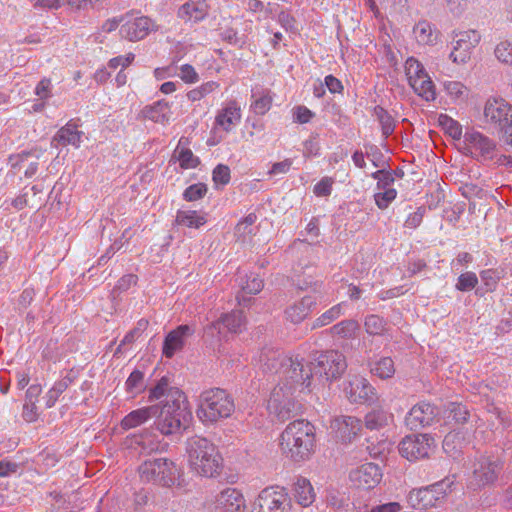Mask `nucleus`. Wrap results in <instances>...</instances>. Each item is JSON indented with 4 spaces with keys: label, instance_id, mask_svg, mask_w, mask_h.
I'll return each instance as SVG.
<instances>
[{
    "label": "nucleus",
    "instance_id": "f257e3e1",
    "mask_svg": "<svg viewBox=\"0 0 512 512\" xmlns=\"http://www.w3.org/2000/svg\"><path fill=\"white\" fill-rule=\"evenodd\" d=\"M280 447L292 461H306L315 447L314 426L302 419L291 422L281 434Z\"/></svg>",
    "mask_w": 512,
    "mask_h": 512
},
{
    "label": "nucleus",
    "instance_id": "f03ea898",
    "mask_svg": "<svg viewBox=\"0 0 512 512\" xmlns=\"http://www.w3.org/2000/svg\"><path fill=\"white\" fill-rule=\"evenodd\" d=\"M168 398L172 403L156 404L157 412L153 417L156 430L165 436L179 433L191 417L186 396L180 389L171 390Z\"/></svg>",
    "mask_w": 512,
    "mask_h": 512
},
{
    "label": "nucleus",
    "instance_id": "7ed1b4c3",
    "mask_svg": "<svg viewBox=\"0 0 512 512\" xmlns=\"http://www.w3.org/2000/svg\"><path fill=\"white\" fill-rule=\"evenodd\" d=\"M186 452L193 472L203 477L217 476L223 466V459L217 447L208 439L193 436L187 440Z\"/></svg>",
    "mask_w": 512,
    "mask_h": 512
},
{
    "label": "nucleus",
    "instance_id": "20e7f679",
    "mask_svg": "<svg viewBox=\"0 0 512 512\" xmlns=\"http://www.w3.org/2000/svg\"><path fill=\"white\" fill-rule=\"evenodd\" d=\"M234 410V400L224 389H207L199 396L197 416L203 423H215L228 418Z\"/></svg>",
    "mask_w": 512,
    "mask_h": 512
},
{
    "label": "nucleus",
    "instance_id": "39448f33",
    "mask_svg": "<svg viewBox=\"0 0 512 512\" xmlns=\"http://www.w3.org/2000/svg\"><path fill=\"white\" fill-rule=\"evenodd\" d=\"M503 461L493 455H480L470 466L466 476V488L472 492H479L493 486L503 470Z\"/></svg>",
    "mask_w": 512,
    "mask_h": 512
},
{
    "label": "nucleus",
    "instance_id": "423d86ee",
    "mask_svg": "<svg viewBox=\"0 0 512 512\" xmlns=\"http://www.w3.org/2000/svg\"><path fill=\"white\" fill-rule=\"evenodd\" d=\"M285 367L279 376V383L276 386H285V391L289 393L303 391L309 388L312 378V362L304 365L303 358L289 357L285 360Z\"/></svg>",
    "mask_w": 512,
    "mask_h": 512
},
{
    "label": "nucleus",
    "instance_id": "0eeeda50",
    "mask_svg": "<svg viewBox=\"0 0 512 512\" xmlns=\"http://www.w3.org/2000/svg\"><path fill=\"white\" fill-rule=\"evenodd\" d=\"M291 498L284 488L268 487L255 499L252 512H291Z\"/></svg>",
    "mask_w": 512,
    "mask_h": 512
},
{
    "label": "nucleus",
    "instance_id": "6e6552de",
    "mask_svg": "<svg viewBox=\"0 0 512 512\" xmlns=\"http://www.w3.org/2000/svg\"><path fill=\"white\" fill-rule=\"evenodd\" d=\"M294 392L285 391V386H275L268 400V409L284 422L298 415L302 405L293 397Z\"/></svg>",
    "mask_w": 512,
    "mask_h": 512
},
{
    "label": "nucleus",
    "instance_id": "1a4fd4ad",
    "mask_svg": "<svg viewBox=\"0 0 512 512\" xmlns=\"http://www.w3.org/2000/svg\"><path fill=\"white\" fill-rule=\"evenodd\" d=\"M435 448V440L429 434H412L399 443V452L409 461L428 458Z\"/></svg>",
    "mask_w": 512,
    "mask_h": 512
},
{
    "label": "nucleus",
    "instance_id": "9d476101",
    "mask_svg": "<svg viewBox=\"0 0 512 512\" xmlns=\"http://www.w3.org/2000/svg\"><path fill=\"white\" fill-rule=\"evenodd\" d=\"M452 482L443 480L418 490H412L408 495V502L417 509L434 507L443 499Z\"/></svg>",
    "mask_w": 512,
    "mask_h": 512
},
{
    "label": "nucleus",
    "instance_id": "9b49d317",
    "mask_svg": "<svg viewBox=\"0 0 512 512\" xmlns=\"http://www.w3.org/2000/svg\"><path fill=\"white\" fill-rule=\"evenodd\" d=\"M316 361V374L327 381L339 378L347 368L345 357L336 350H328L321 353Z\"/></svg>",
    "mask_w": 512,
    "mask_h": 512
},
{
    "label": "nucleus",
    "instance_id": "f8f14e48",
    "mask_svg": "<svg viewBox=\"0 0 512 512\" xmlns=\"http://www.w3.org/2000/svg\"><path fill=\"white\" fill-rule=\"evenodd\" d=\"M484 118L486 122L508 133V128L512 125V105L503 99L488 100L484 108Z\"/></svg>",
    "mask_w": 512,
    "mask_h": 512
},
{
    "label": "nucleus",
    "instance_id": "ddd939ff",
    "mask_svg": "<svg viewBox=\"0 0 512 512\" xmlns=\"http://www.w3.org/2000/svg\"><path fill=\"white\" fill-rule=\"evenodd\" d=\"M481 35L476 30L461 31L455 34V46L450 59L457 64H465L471 57L472 50L480 42Z\"/></svg>",
    "mask_w": 512,
    "mask_h": 512
},
{
    "label": "nucleus",
    "instance_id": "4468645a",
    "mask_svg": "<svg viewBox=\"0 0 512 512\" xmlns=\"http://www.w3.org/2000/svg\"><path fill=\"white\" fill-rule=\"evenodd\" d=\"M438 415L437 407L430 403L421 402L411 408L405 421L411 430H417L431 425Z\"/></svg>",
    "mask_w": 512,
    "mask_h": 512
},
{
    "label": "nucleus",
    "instance_id": "2eb2a0df",
    "mask_svg": "<svg viewBox=\"0 0 512 512\" xmlns=\"http://www.w3.org/2000/svg\"><path fill=\"white\" fill-rule=\"evenodd\" d=\"M335 438L343 443L351 442L361 431V420L354 416L341 415L331 422Z\"/></svg>",
    "mask_w": 512,
    "mask_h": 512
},
{
    "label": "nucleus",
    "instance_id": "dca6fc26",
    "mask_svg": "<svg viewBox=\"0 0 512 512\" xmlns=\"http://www.w3.org/2000/svg\"><path fill=\"white\" fill-rule=\"evenodd\" d=\"M349 477L358 488L372 489L381 481L382 473L378 465L365 463L352 470Z\"/></svg>",
    "mask_w": 512,
    "mask_h": 512
},
{
    "label": "nucleus",
    "instance_id": "f3484780",
    "mask_svg": "<svg viewBox=\"0 0 512 512\" xmlns=\"http://www.w3.org/2000/svg\"><path fill=\"white\" fill-rule=\"evenodd\" d=\"M215 508L220 512H245L243 495L235 488H226L215 496Z\"/></svg>",
    "mask_w": 512,
    "mask_h": 512
},
{
    "label": "nucleus",
    "instance_id": "a211bd4d",
    "mask_svg": "<svg viewBox=\"0 0 512 512\" xmlns=\"http://www.w3.org/2000/svg\"><path fill=\"white\" fill-rule=\"evenodd\" d=\"M151 27V20L148 17L141 16L124 20L120 28V34L129 41H138L145 38Z\"/></svg>",
    "mask_w": 512,
    "mask_h": 512
},
{
    "label": "nucleus",
    "instance_id": "6ab92c4d",
    "mask_svg": "<svg viewBox=\"0 0 512 512\" xmlns=\"http://www.w3.org/2000/svg\"><path fill=\"white\" fill-rule=\"evenodd\" d=\"M289 357L278 349L265 347L259 355V362L264 373H275L280 376Z\"/></svg>",
    "mask_w": 512,
    "mask_h": 512
},
{
    "label": "nucleus",
    "instance_id": "aec40b11",
    "mask_svg": "<svg viewBox=\"0 0 512 512\" xmlns=\"http://www.w3.org/2000/svg\"><path fill=\"white\" fill-rule=\"evenodd\" d=\"M345 393L351 403L373 402L376 398L374 388L363 378L349 382L345 387Z\"/></svg>",
    "mask_w": 512,
    "mask_h": 512
},
{
    "label": "nucleus",
    "instance_id": "412c9836",
    "mask_svg": "<svg viewBox=\"0 0 512 512\" xmlns=\"http://www.w3.org/2000/svg\"><path fill=\"white\" fill-rule=\"evenodd\" d=\"M465 141L468 145L467 149L471 155L481 156L484 159L492 157L495 144L488 137L479 132H471L465 134Z\"/></svg>",
    "mask_w": 512,
    "mask_h": 512
},
{
    "label": "nucleus",
    "instance_id": "4be33fe9",
    "mask_svg": "<svg viewBox=\"0 0 512 512\" xmlns=\"http://www.w3.org/2000/svg\"><path fill=\"white\" fill-rule=\"evenodd\" d=\"M246 324L245 317L242 311L234 310L230 313L224 314L219 320L211 323L210 329L218 330L221 333L222 327L227 328L231 333H240Z\"/></svg>",
    "mask_w": 512,
    "mask_h": 512
},
{
    "label": "nucleus",
    "instance_id": "5701e85b",
    "mask_svg": "<svg viewBox=\"0 0 512 512\" xmlns=\"http://www.w3.org/2000/svg\"><path fill=\"white\" fill-rule=\"evenodd\" d=\"M315 304V298L312 296H304L300 301L286 308L285 317L291 323L298 324L309 315L311 308Z\"/></svg>",
    "mask_w": 512,
    "mask_h": 512
},
{
    "label": "nucleus",
    "instance_id": "b1692460",
    "mask_svg": "<svg viewBox=\"0 0 512 512\" xmlns=\"http://www.w3.org/2000/svg\"><path fill=\"white\" fill-rule=\"evenodd\" d=\"M156 412L157 407L153 405L133 410L123 418L121 427L124 430L135 428L153 418Z\"/></svg>",
    "mask_w": 512,
    "mask_h": 512
},
{
    "label": "nucleus",
    "instance_id": "393cba45",
    "mask_svg": "<svg viewBox=\"0 0 512 512\" xmlns=\"http://www.w3.org/2000/svg\"><path fill=\"white\" fill-rule=\"evenodd\" d=\"M190 333V327L181 325L177 329L171 331L165 338L163 344V354L171 358L174 353L183 346V337Z\"/></svg>",
    "mask_w": 512,
    "mask_h": 512
},
{
    "label": "nucleus",
    "instance_id": "a878e982",
    "mask_svg": "<svg viewBox=\"0 0 512 512\" xmlns=\"http://www.w3.org/2000/svg\"><path fill=\"white\" fill-rule=\"evenodd\" d=\"M207 5L203 2H186L180 6L178 17L184 22H198L207 15Z\"/></svg>",
    "mask_w": 512,
    "mask_h": 512
},
{
    "label": "nucleus",
    "instance_id": "bb28decb",
    "mask_svg": "<svg viewBox=\"0 0 512 512\" xmlns=\"http://www.w3.org/2000/svg\"><path fill=\"white\" fill-rule=\"evenodd\" d=\"M294 497L303 507L310 506L315 501V492L310 481L304 477H298L294 483Z\"/></svg>",
    "mask_w": 512,
    "mask_h": 512
},
{
    "label": "nucleus",
    "instance_id": "cd10ccee",
    "mask_svg": "<svg viewBox=\"0 0 512 512\" xmlns=\"http://www.w3.org/2000/svg\"><path fill=\"white\" fill-rule=\"evenodd\" d=\"M169 104L165 100H160L151 106H146L142 110L144 118H147L155 123L166 124L170 120L168 114Z\"/></svg>",
    "mask_w": 512,
    "mask_h": 512
},
{
    "label": "nucleus",
    "instance_id": "c85d7f7f",
    "mask_svg": "<svg viewBox=\"0 0 512 512\" xmlns=\"http://www.w3.org/2000/svg\"><path fill=\"white\" fill-rule=\"evenodd\" d=\"M159 473L158 484L164 487L175 485L180 477V469L173 461L166 458H161V469Z\"/></svg>",
    "mask_w": 512,
    "mask_h": 512
},
{
    "label": "nucleus",
    "instance_id": "c756f323",
    "mask_svg": "<svg viewBox=\"0 0 512 512\" xmlns=\"http://www.w3.org/2000/svg\"><path fill=\"white\" fill-rule=\"evenodd\" d=\"M240 108L236 102H230L216 117V123L229 131L230 127L240 120Z\"/></svg>",
    "mask_w": 512,
    "mask_h": 512
},
{
    "label": "nucleus",
    "instance_id": "7c9ffc66",
    "mask_svg": "<svg viewBox=\"0 0 512 512\" xmlns=\"http://www.w3.org/2000/svg\"><path fill=\"white\" fill-rule=\"evenodd\" d=\"M445 419L448 423L454 422L456 425H463L468 422L470 412L465 405L451 402L446 406Z\"/></svg>",
    "mask_w": 512,
    "mask_h": 512
},
{
    "label": "nucleus",
    "instance_id": "2f4dec72",
    "mask_svg": "<svg viewBox=\"0 0 512 512\" xmlns=\"http://www.w3.org/2000/svg\"><path fill=\"white\" fill-rule=\"evenodd\" d=\"M81 132L75 129V126L67 124L62 127L57 134L54 136L52 140V144L57 143L56 146L62 145L66 146L71 144L73 146H78L80 143Z\"/></svg>",
    "mask_w": 512,
    "mask_h": 512
},
{
    "label": "nucleus",
    "instance_id": "473e14b6",
    "mask_svg": "<svg viewBox=\"0 0 512 512\" xmlns=\"http://www.w3.org/2000/svg\"><path fill=\"white\" fill-rule=\"evenodd\" d=\"M161 469V458L146 460L142 463L139 468V474L143 481L154 482L158 484V478L160 477Z\"/></svg>",
    "mask_w": 512,
    "mask_h": 512
},
{
    "label": "nucleus",
    "instance_id": "72a5a7b5",
    "mask_svg": "<svg viewBox=\"0 0 512 512\" xmlns=\"http://www.w3.org/2000/svg\"><path fill=\"white\" fill-rule=\"evenodd\" d=\"M136 443L145 453L159 451L162 448L161 440L151 429H145L136 439Z\"/></svg>",
    "mask_w": 512,
    "mask_h": 512
},
{
    "label": "nucleus",
    "instance_id": "f704fd0d",
    "mask_svg": "<svg viewBox=\"0 0 512 512\" xmlns=\"http://www.w3.org/2000/svg\"><path fill=\"white\" fill-rule=\"evenodd\" d=\"M389 418L384 409L377 407L366 414L364 424L369 430H379L388 424Z\"/></svg>",
    "mask_w": 512,
    "mask_h": 512
},
{
    "label": "nucleus",
    "instance_id": "c9c22d12",
    "mask_svg": "<svg viewBox=\"0 0 512 512\" xmlns=\"http://www.w3.org/2000/svg\"><path fill=\"white\" fill-rule=\"evenodd\" d=\"M409 85L417 95L426 101H433L436 97L435 86L428 74L416 80L415 83H410Z\"/></svg>",
    "mask_w": 512,
    "mask_h": 512
},
{
    "label": "nucleus",
    "instance_id": "e433bc0d",
    "mask_svg": "<svg viewBox=\"0 0 512 512\" xmlns=\"http://www.w3.org/2000/svg\"><path fill=\"white\" fill-rule=\"evenodd\" d=\"M264 287L263 280L260 279L258 276L251 274L247 277L246 283L242 285V293L237 295L236 299L239 303V305H246V302H249L251 299L246 298L244 294H257L259 293Z\"/></svg>",
    "mask_w": 512,
    "mask_h": 512
},
{
    "label": "nucleus",
    "instance_id": "4c0bfd02",
    "mask_svg": "<svg viewBox=\"0 0 512 512\" xmlns=\"http://www.w3.org/2000/svg\"><path fill=\"white\" fill-rule=\"evenodd\" d=\"M413 32L416 40L420 44L430 45L435 43L437 40V32L432 29L431 24L427 21L418 22L415 25Z\"/></svg>",
    "mask_w": 512,
    "mask_h": 512
},
{
    "label": "nucleus",
    "instance_id": "58836bf2",
    "mask_svg": "<svg viewBox=\"0 0 512 512\" xmlns=\"http://www.w3.org/2000/svg\"><path fill=\"white\" fill-rule=\"evenodd\" d=\"M359 330V323L353 319L343 320L335 324L331 329V334L344 339L354 338Z\"/></svg>",
    "mask_w": 512,
    "mask_h": 512
},
{
    "label": "nucleus",
    "instance_id": "ea45409f",
    "mask_svg": "<svg viewBox=\"0 0 512 512\" xmlns=\"http://www.w3.org/2000/svg\"><path fill=\"white\" fill-rule=\"evenodd\" d=\"M175 222L178 225H183L190 228H199L204 225L207 220L205 216L198 215L196 211L179 210L176 214Z\"/></svg>",
    "mask_w": 512,
    "mask_h": 512
},
{
    "label": "nucleus",
    "instance_id": "a19ab883",
    "mask_svg": "<svg viewBox=\"0 0 512 512\" xmlns=\"http://www.w3.org/2000/svg\"><path fill=\"white\" fill-rule=\"evenodd\" d=\"M173 389L177 388L171 387L169 379L164 376L149 390L148 400L152 402L164 397V404H167L168 402L172 403L168 398V394Z\"/></svg>",
    "mask_w": 512,
    "mask_h": 512
},
{
    "label": "nucleus",
    "instance_id": "79ce46f5",
    "mask_svg": "<svg viewBox=\"0 0 512 512\" xmlns=\"http://www.w3.org/2000/svg\"><path fill=\"white\" fill-rule=\"evenodd\" d=\"M73 379L70 376H66L54 384V386L47 392L46 395V407L51 408L55 405L59 396L70 386Z\"/></svg>",
    "mask_w": 512,
    "mask_h": 512
},
{
    "label": "nucleus",
    "instance_id": "37998d69",
    "mask_svg": "<svg viewBox=\"0 0 512 512\" xmlns=\"http://www.w3.org/2000/svg\"><path fill=\"white\" fill-rule=\"evenodd\" d=\"M371 372L381 379L391 378L395 373L394 362L390 357H383L374 363Z\"/></svg>",
    "mask_w": 512,
    "mask_h": 512
},
{
    "label": "nucleus",
    "instance_id": "c03bdc74",
    "mask_svg": "<svg viewBox=\"0 0 512 512\" xmlns=\"http://www.w3.org/2000/svg\"><path fill=\"white\" fill-rule=\"evenodd\" d=\"M405 73L409 84L415 83L416 80L428 74L423 65L413 57H410L406 60Z\"/></svg>",
    "mask_w": 512,
    "mask_h": 512
},
{
    "label": "nucleus",
    "instance_id": "a18cd8bd",
    "mask_svg": "<svg viewBox=\"0 0 512 512\" xmlns=\"http://www.w3.org/2000/svg\"><path fill=\"white\" fill-rule=\"evenodd\" d=\"M364 327L370 335H383L386 331V322L380 316L371 314L365 318Z\"/></svg>",
    "mask_w": 512,
    "mask_h": 512
},
{
    "label": "nucleus",
    "instance_id": "49530a36",
    "mask_svg": "<svg viewBox=\"0 0 512 512\" xmlns=\"http://www.w3.org/2000/svg\"><path fill=\"white\" fill-rule=\"evenodd\" d=\"M464 442L463 437H460V432H449L443 440V449L451 456H455L462 448Z\"/></svg>",
    "mask_w": 512,
    "mask_h": 512
},
{
    "label": "nucleus",
    "instance_id": "de8ad7c7",
    "mask_svg": "<svg viewBox=\"0 0 512 512\" xmlns=\"http://www.w3.org/2000/svg\"><path fill=\"white\" fill-rule=\"evenodd\" d=\"M438 121L444 131L453 139L459 140L461 138L462 127L457 121L445 114H441Z\"/></svg>",
    "mask_w": 512,
    "mask_h": 512
},
{
    "label": "nucleus",
    "instance_id": "09e8293b",
    "mask_svg": "<svg viewBox=\"0 0 512 512\" xmlns=\"http://www.w3.org/2000/svg\"><path fill=\"white\" fill-rule=\"evenodd\" d=\"M375 115L377 116V118L380 122L382 134L385 137H388L389 135H391L395 128L394 120H393L392 116L385 109H383L380 106H377L375 108Z\"/></svg>",
    "mask_w": 512,
    "mask_h": 512
},
{
    "label": "nucleus",
    "instance_id": "8fccbe9b",
    "mask_svg": "<svg viewBox=\"0 0 512 512\" xmlns=\"http://www.w3.org/2000/svg\"><path fill=\"white\" fill-rule=\"evenodd\" d=\"M146 386L144 385V373L140 370H134L126 380V390L132 394L142 392Z\"/></svg>",
    "mask_w": 512,
    "mask_h": 512
},
{
    "label": "nucleus",
    "instance_id": "3c124183",
    "mask_svg": "<svg viewBox=\"0 0 512 512\" xmlns=\"http://www.w3.org/2000/svg\"><path fill=\"white\" fill-rule=\"evenodd\" d=\"M342 314V308L340 304H337L324 312L321 316H319L314 324L313 328H319L322 326H326L333 322L334 320L338 319Z\"/></svg>",
    "mask_w": 512,
    "mask_h": 512
},
{
    "label": "nucleus",
    "instance_id": "603ef678",
    "mask_svg": "<svg viewBox=\"0 0 512 512\" xmlns=\"http://www.w3.org/2000/svg\"><path fill=\"white\" fill-rule=\"evenodd\" d=\"M494 53L500 62L512 65V40H505L500 42L496 46Z\"/></svg>",
    "mask_w": 512,
    "mask_h": 512
},
{
    "label": "nucleus",
    "instance_id": "864d4df0",
    "mask_svg": "<svg viewBox=\"0 0 512 512\" xmlns=\"http://www.w3.org/2000/svg\"><path fill=\"white\" fill-rule=\"evenodd\" d=\"M207 186L204 183L190 185L183 193L186 201L192 202L203 198L207 193Z\"/></svg>",
    "mask_w": 512,
    "mask_h": 512
},
{
    "label": "nucleus",
    "instance_id": "5fc2aeb1",
    "mask_svg": "<svg viewBox=\"0 0 512 512\" xmlns=\"http://www.w3.org/2000/svg\"><path fill=\"white\" fill-rule=\"evenodd\" d=\"M137 282V276L134 275V274H127V275H124L123 277H121L116 286L113 288V290L111 291V296L113 299H116V297L128 290L132 285H135Z\"/></svg>",
    "mask_w": 512,
    "mask_h": 512
},
{
    "label": "nucleus",
    "instance_id": "6e6d98bb",
    "mask_svg": "<svg viewBox=\"0 0 512 512\" xmlns=\"http://www.w3.org/2000/svg\"><path fill=\"white\" fill-rule=\"evenodd\" d=\"M478 283V279L475 273L466 272L459 276L456 288L459 291H469L473 289Z\"/></svg>",
    "mask_w": 512,
    "mask_h": 512
},
{
    "label": "nucleus",
    "instance_id": "4d7b16f0",
    "mask_svg": "<svg viewBox=\"0 0 512 512\" xmlns=\"http://www.w3.org/2000/svg\"><path fill=\"white\" fill-rule=\"evenodd\" d=\"M397 192L393 188H388L383 192L374 195L375 203L379 209H386L389 204L396 198Z\"/></svg>",
    "mask_w": 512,
    "mask_h": 512
},
{
    "label": "nucleus",
    "instance_id": "13d9d810",
    "mask_svg": "<svg viewBox=\"0 0 512 512\" xmlns=\"http://www.w3.org/2000/svg\"><path fill=\"white\" fill-rule=\"evenodd\" d=\"M178 160L180 166L184 169L195 168L199 163V159L195 157L190 149L182 148L179 151Z\"/></svg>",
    "mask_w": 512,
    "mask_h": 512
},
{
    "label": "nucleus",
    "instance_id": "bf43d9fd",
    "mask_svg": "<svg viewBox=\"0 0 512 512\" xmlns=\"http://www.w3.org/2000/svg\"><path fill=\"white\" fill-rule=\"evenodd\" d=\"M215 184L226 185L230 181V168L224 164H218L213 170Z\"/></svg>",
    "mask_w": 512,
    "mask_h": 512
},
{
    "label": "nucleus",
    "instance_id": "052dcab7",
    "mask_svg": "<svg viewBox=\"0 0 512 512\" xmlns=\"http://www.w3.org/2000/svg\"><path fill=\"white\" fill-rule=\"evenodd\" d=\"M272 97L269 95L261 96L252 104V108L256 114L264 115L271 107Z\"/></svg>",
    "mask_w": 512,
    "mask_h": 512
},
{
    "label": "nucleus",
    "instance_id": "680f3d73",
    "mask_svg": "<svg viewBox=\"0 0 512 512\" xmlns=\"http://www.w3.org/2000/svg\"><path fill=\"white\" fill-rule=\"evenodd\" d=\"M425 211L426 209L424 207H419L414 213L408 216L404 226L409 229L417 228L422 222Z\"/></svg>",
    "mask_w": 512,
    "mask_h": 512
},
{
    "label": "nucleus",
    "instance_id": "e2e57ef3",
    "mask_svg": "<svg viewBox=\"0 0 512 512\" xmlns=\"http://www.w3.org/2000/svg\"><path fill=\"white\" fill-rule=\"evenodd\" d=\"M256 219L257 216L254 213H250L236 225V232L241 235L250 234L251 226L255 223Z\"/></svg>",
    "mask_w": 512,
    "mask_h": 512
},
{
    "label": "nucleus",
    "instance_id": "0e129e2a",
    "mask_svg": "<svg viewBox=\"0 0 512 512\" xmlns=\"http://www.w3.org/2000/svg\"><path fill=\"white\" fill-rule=\"evenodd\" d=\"M444 86L447 93L454 98L462 97L466 91V87L458 81H448Z\"/></svg>",
    "mask_w": 512,
    "mask_h": 512
},
{
    "label": "nucleus",
    "instance_id": "69168bd1",
    "mask_svg": "<svg viewBox=\"0 0 512 512\" xmlns=\"http://www.w3.org/2000/svg\"><path fill=\"white\" fill-rule=\"evenodd\" d=\"M180 77L186 83H195L198 81V74L195 69L189 65H182L180 68Z\"/></svg>",
    "mask_w": 512,
    "mask_h": 512
},
{
    "label": "nucleus",
    "instance_id": "338daca9",
    "mask_svg": "<svg viewBox=\"0 0 512 512\" xmlns=\"http://www.w3.org/2000/svg\"><path fill=\"white\" fill-rule=\"evenodd\" d=\"M134 57L135 56L133 53H128L126 56L114 57L109 61L108 66L112 69H116L118 66H122V68H126L132 63V61L134 60Z\"/></svg>",
    "mask_w": 512,
    "mask_h": 512
},
{
    "label": "nucleus",
    "instance_id": "774afa93",
    "mask_svg": "<svg viewBox=\"0 0 512 512\" xmlns=\"http://www.w3.org/2000/svg\"><path fill=\"white\" fill-rule=\"evenodd\" d=\"M314 116V113L305 106H298L294 110L295 120L301 124L308 123Z\"/></svg>",
    "mask_w": 512,
    "mask_h": 512
}]
</instances>
